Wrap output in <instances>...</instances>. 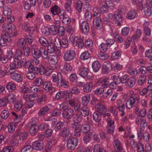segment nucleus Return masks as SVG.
Listing matches in <instances>:
<instances>
[{
    "mask_svg": "<svg viewBox=\"0 0 152 152\" xmlns=\"http://www.w3.org/2000/svg\"><path fill=\"white\" fill-rule=\"evenodd\" d=\"M140 100V97L135 94L132 95L127 99L126 104V106L127 109H131L133 106L134 104H137Z\"/></svg>",
    "mask_w": 152,
    "mask_h": 152,
    "instance_id": "f257e3e1",
    "label": "nucleus"
},
{
    "mask_svg": "<svg viewBox=\"0 0 152 152\" xmlns=\"http://www.w3.org/2000/svg\"><path fill=\"white\" fill-rule=\"evenodd\" d=\"M122 83L125 84L128 87L132 88L134 85L136 80L133 77H129L127 75H125L121 77Z\"/></svg>",
    "mask_w": 152,
    "mask_h": 152,
    "instance_id": "f03ea898",
    "label": "nucleus"
},
{
    "mask_svg": "<svg viewBox=\"0 0 152 152\" xmlns=\"http://www.w3.org/2000/svg\"><path fill=\"white\" fill-rule=\"evenodd\" d=\"M76 113H79L81 115L84 117L88 116L89 114L88 108L86 106H81L80 103H78L75 108Z\"/></svg>",
    "mask_w": 152,
    "mask_h": 152,
    "instance_id": "7ed1b4c3",
    "label": "nucleus"
},
{
    "mask_svg": "<svg viewBox=\"0 0 152 152\" xmlns=\"http://www.w3.org/2000/svg\"><path fill=\"white\" fill-rule=\"evenodd\" d=\"M78 143V139L76 137L68 138L66 145L67 148L68 149H74L77 145Z\"/></svg>",
    "mask_w": 152,
    "mask_h": 152,
    "instance_id": "20e7f679",
    "label": "nucleus"
},
{
    "mask_svg": "<svg viewBox=\"0 0 152 152\" xmlns=\"http://www.w3.org/2000/svg\"><path fill=\"white\" fill-rule=\"evenodd\" d=\"M69 39L74 47L78 45L79 48H81L84 46V44L83 42V40L78 37H75L71 35Z\"/></svg>",
    "mask_w": 152,
    "mask_h": 152,
    "instance_id": "39448f33",
    "label": "nucleus"
},
{
    "mask_svg": "<svg viewBox=\"0 0 152 152\" xmlns=\"http://www.w3.org/2000/svg\"><path fill=\"white\" fill-rule=\"evenodd\" d=\"M26 61L25 59H23L20 61L18 58H15L13 61L10 64V69L14 70L16 68H20L22 66H23Z\"/></svg>",
    "mask_w": 152,
    "mask_h": 152,
    "instance_id": "423d86ee",
    "label": "nucleus"
},
{
    "mask_svg": "<svg viewBox=\"0 0 152 152\" xmlns=\"http://www.w3.org/2000/svg\"><path fill=\"white\" fill-rule=\"evenodd\" d=\"M4 30L7 31L13 36H15L16 34V30L15 26L11 23H4L2 26Z\"/></svg>",
    "mask_w": 152,
    "mask_h": 152,
    "instance_id": "0eeeda50",
    "label": "nucleus"
},
{
    "mask_svg": "<svg viewBox=\"0 0 152 152\" xmlns=\"http://www.w3.org/2000/svg\"><path fill=\"white\" fill-rule=\"evenodd\" d=\"M75 52L73 50L67 51L64 54V58L66 61H70L73 59L75 56Z\"/></svg>",
    "mask_w": 152,
    "mask_h": 152,
    "instance_id": "6e6552de",
    "label": "nucleus"
},
{
    "mask_svg": "<svg viewBox=\"0 0 152 152\" xmlns=\"http://www.w3.org/2000/svg\"><path fill=\"white\" fill-rule=\"evenodd\" d=\"M62 115L64 118L67 120H69L74 115V111L71 108H68L63 111Z\"/></svg>",
    "mask_w": 152,
    "mask_h": 152,
    "instance_id": "1a4fd4ad",
    "label": "nucleus"
},
{
    "mask_svg": "<svg viewBox=\"0 0 152 152\" xmlns=\"http://www.w3.org/2000/svg\"><path fill=\"white\" fill-rule=\"evenodd\" d=\"M113 146L116 152H121L123 150L122 145L118 139H114Z\"/></svg>",
    "mask_w": 152,
    "mask_h": 152,
    "instance_id": "9d476101",
    "label": "nucleus"
},
{
    "mask_svg": "<svg viewBox=\"0 0 152 152\" xmlns=\"http://www.w3.org/2000/svg\"><path fill=\"white\" fill-rule=\"evenodd\" d=\"M70 134V129L68 127H65L63 128L59 133V136L64 138H68Z\"/></svg>",
    "mask_w": 152,
    "mask_h": 152,
    "instance_id": "9b49d317",
    "label": "nucleus"
},
{
    "mask_svg": "<svg viewBox=\"0 0 152 152\" xmlns=\"http://www.w3.org/2000/svg\"><path fill=\"white\" fill-rule=\"evenodd\" d=\"M116 108L120 112H121V115L123 116L125 114L124 110L125 109V104L121 99H119L117 101Z\"/></svg>",
    "mask_w": 152,
    "mask_h": 152,
    "instance_id": "f8f14e48",
    "label": "nucleus"
},
{
    "mask_svg": "<svg viewBox=\"0 0 152 152\" xmlns=\"http://www.w3.org/2000/svg\"><path fill=\"white\" fill-rule=\"evenodd\" d=\"M57 86L59 88L63 87L65 88H68L69 87L68 82L63 78V75L57 83Z\"/></svg>",
    "mask_w": 152,
    "mask_h": 152,
    "instance_id": "ddd939ff",
    "label": "nucleus"
},
{
    "mask_svg": "<svg viewBox=\"0 0 152 152\" xmlns=\"http://www.w3.org/2000/svg\"><path fill=\"white\" fill-rule=\"evenodd\" d=\"M38 128V126L34 121L32 122L31 126L30 127L29 132L32 136H34L37 132Z\"/></svg>",
    "mask_w": 152,
    "mask_h": 152,
    "instance_id": "4468645a",
    "label": "nucleus"
},
{
    "mask_svg": "<svg viewBox=\"0 0 152 152\" xmlns=\"http://www.w3.org/2000/svg\"><path fill=\"white\" fill-rule=\"evenodd\" d=\"M93 24L96 29H100L102 26V22L99 17H96L93 20Z\"/></svg>",
    "mask_w": 152,
    "mask_h": 152,
    "instance_id": "2eb2a0df",
    "label": "nucleus"
},
{
    "mask_svg": "<svg viewBox=\"0 0 152 152\" xmlns=\"http://www.w3.org/2000/svg\"><path fill=\"white\" fill-rule=\"evenodd\" d=\"M95 110L96 111L101 115L103 114L107 110L105 106L100 103H98L96 105Z\"/></svg>",
    "mask_w": 152,
    "mask_h": 152,
    "instance_id": "dca6fc26",
    "label": "nucleus"
},
{
    "mask_svg": "<svg viewBox=\"0 0 152 152\" xmlns=\"http://www.w3.org/2000/svg\"><path fill=\"white\" fill-rule=\"evenodd\" d=\"M32 145L33 148L37 151H41L44 147V145L42 141H36L33 142Z\"/></svg>",
    "mask_w": 152,
    "mask_h": 152,
    "instance_id": "f3484780",
    "label": "nucleus"
},
{
    "mask_svg": "<svg viewBox=\"0 0 152 152\" xmlns=\"http://www.w3.org/2000/svg\"><path fill=\"white\" fill-rule=\"evenodd\" d=\"M80 28L83 33L85 34L88 32L89 27L87 22L86 21L82 22L81 24Z\"/></svg>",
    "mask_w": 152,
    "mask_h": 152,
    "instance_id": "a211bd4d",
    "label": "nucleus"
},
{
    "mask_svg": "<svg viewBox=\"0 0 152 152\" xmlns=\"http://www.w3.org/2000/svg\"><path fill=\"white\" fill-rule=\"evenodd\" d=\"M43 88L47 92L53 90L54 88L52 86V83L49 81H46L43 84Z\"/></svg>",
    "mask_w": 152,
    "mask_h": 152,
    "instance_id": "6ab92c4d",
    "label": "nucleus"
},
{
    "mask_svg": "<svg viewBox=\"0 0 152 152\" xmlns=\"http://www.w3.org/2000/svg\"><path fill=\"white\" fill-rule=\"evenodd\" d=\"M50 110V107L48 106H45L40 109L38 112V115L39 116H44L46 114L48 113Z\"/></svg>",
    "mask_w": 152,
    "mask_h": 152,
    "instance_id": "aec40b11",
    "label": "nucleus"
},
{
    "mask_svg": "<svg viewBox=\"0 0 152 152\" xmlns=\"http://www.w3.org/2000/svg\"><path fill=\"white\" fill-rule=\"evenodd\" d=\"M99 7L102 13H106L108 12V7L104 1H100L99 3Z\"/></svg>",
    "mask_w": 152,
    "mask_h": 152,
    "instance_id": "412c9836",
    "label": "nucleus"
},
{
    "mask_svg": "<svg viewBox=\"0 0 152 152\" xmlns=\"http://www.w3.org/2000/svg\"><path fill=\"white\" fill-rule=\"evenodd\" d=\"M51 12L53 15H57L60 17L62 13L60 9L57 5H55L51 8Z\"/></svg>",
    "mask_w": 152,
    "mask_h": 152,
    "instance_id": "4be33fe9",
    "label": "nucleus"
},
{
    "mask_svg": "<svg viewBox=\"0 0 152 152\" xmlns=\"http://www.w3.org/2000/svg\"><path fill=\"white\" fill-rule=\"evenodd\" d=\"M39 41L41 45L44 47H47L48 44H51V41H48L45 38L43 37H40L39 38Z\"/></svg>",
    "mask_w": 152,
    "mask_h": 152,
    "instance_id": "5701e85b",
    "label": "nucleus"
},
{
    "mask_svg": "<svg viewBox=\"0 0 152 152\" xmlns=\"http://www.w3.org/2000/svg\"><path fill=\"white\" fill-rule=\"evenodd\" d=\"M137 14L135 10H130L127 12L126 17L130 20L134 19L137 16Z\"/></svg>",
    "mask_w": 152,
    "mask_h": 152,
    "instance_id": "b1692460",
    "label": "nucleus"
},
{
    "mask_svg": "<svg viewBox=\"0 0 152 152\" xmlns=\"http://www.w3.org/2000/svg\"><path fill=\"white\" fill-rule=\"evenodd\" d=\"M47 96L45 94L42 95L36 99L37 103L38 105H43L47 100Z\"/></svg>",
    "mask_w": 152,
    "mask_h": 152,
    "instance_id": "393cba45",
    "label": "nucleus"
},
{
    "mask_svg": "<svg viewBox=\"0 0 152 152\" xmlns=\"http://www.w3.org/2000/svg\"><path fill=\"white\" fill-rule=\"evenodd\" d=\"M93 86V84L92 82L87 83L86 84H85L83 90L85 93H88L91 91Z\"/></svg>",
    "mask_w": 152,
    "mask_h": 152,
    "instance_id": "a878e982",
    "label": "nucleus"
},
{
    "mask_svg": "<svg viewBox=\"0 0 152 152\" xmlns=\"http://www.w3.org/2000/svg\"><path fill=\"white\" fill-rule=\"evenodd\" d=\"M11 76L13 80L18 82H20L23 80V78L21 75L16 73H11Z\"/></svg>",
    "mask_w": 152,
    "mask_h": 152,
    "instance_id": "bb28decb",
    "label": "nucleus"
},
{
    "mask_svg": "<svg viewBox=\"0 0 152 152\" xmlns=\"http://www.w3.org/2000/svg\"><path fill=\"white\" fill-rule=\"evenodd\" d=\"M59 18L62 19V23L66 25L71 23V19L69 17L65 16L64 12L62 13L61 15H60Z\"/></svg>",
    "mask_w": 152,
    "mask_h": 152,
    "instance_id": "cd10ccee",
    "label": "nucleus"
},
{
    "mask_svg": "<svg viewBox=\"0 0 152 152\" xmlns=\"http://www.w3.org/2000/svg\"><path fill=\"white\" fill-rule=\"evenodd\" d=\"M62 75V74L60 72L53 74L52 75V80L53 82L54 83H56L57 84Z\"/></svg>",
    "mask_w": 152,
    "mask_h": 152,
    "instance_id": "c85d7f7f",
    "label": "nucleus"
},
{
    "mask_svg": "<svg viewBox=\"0 0 152 152\" xmlns=\"http://www.w3.org/2000/svg\"><path fill=\"white\" fill-rule=\"evenodd\" d=\"M90 94H86L83 96L82 98V104L84 106H86L90 102Z\"/></svg>",
    "mask_w": 152,
    "mask_h": 152,
    "instance_id": "c756f323",
    "label": "nucleus"
},
{
    "mask_svg": "<svg viewBox=\"0 0 152 152\" xmlns=\"http://www.w3.org/2000/svg\"><path fill=\"white\" fill-rule=\"evenodd\" d=\"M88 72V68L87 67H84L80 69L79 75L81 77L85 78L87 76Z\"/></svg>",
    "mask_w": 152,
    "mask_h": 152,
    "instance_id": "7c9ffc66",
    "label": "nucleus"
},
{
    "mask_svg": "<svg viewBox=\"0 0 152 152\" xmlns=\"http://www.w3.org/2000/svg\"><path fill=\"white\" fill-rule=\"evenodd\" d=\"M68 1L64 4L65 10L68 12L70 13L72 11L71 5L72 0H67Z\"/></svg>",
    "mask_w": 152,
    "mask_h": 152,
    "instance_id": "2f4dec72",
    "label": "nucleus"
},
{
    "mask_svg": "<svg viewBox=\"0 0 152 152\" xmlns=\"http://www.w3.org/2000/svg\"><path fill=\"white\" fill-rule=\"evenodd\" d=\"M92 68L95 72L98 71L101 67V64L99 61H95L92 64Z\"/></svg>",
    "mask_w": 152,
    "mask_h": 152,
    "instance_id": "473e14b6",
    "label": "nucleus"
},
{
    "mask_svg": "<svg viewBox=\"0 0 152 152\" xmlns=\"http://www.w3.org/2000/svg\"><path fill=\"white\" fill-rule=\"evenodd\" d=\"M23 51L22 54L24 56L26 57H28L29 55L30 52V49L28 46H25L23 48Z\"/></svg>",
    "mask_w": 152,
    "mask_h": 152,
    "instance_id": "72a5a7b5",
    "label": "nucleus"
},
{
    "mask_svg": "<svg viewBox=\"0 0 152 152\" xmlns=\"http://www.w3.org/2000/svg\"><path fill=\"white\" fill-rule=\"evenodd\" d=\"M49 61L51 64H55L58 61L57 56L54 55H50L49 56Z\"/></svg>",
    "mask_w": 152,
    "mask_h": 152,
    "instance_id": "f704fd0d",
    "label": "nucleus"
},
{
    "mask_svg": "<svg viewBox=\"0 0 152 152\" xmlns=\"http://www.w3.org/2000/svg\"><path fill=\"white\" fill-rule=\"evenodd\" d=\"M74 115L73 118V121L75 123H80L82 120V116L77 114H75Z\"/></svg>",
    "mask_w": 152,
    "mask_h": 152,
    "instance_id": "c9c22d12",
    "label": "nucleus"
},
{
    "mask_svg": "<svg viewBox=\"0 0 152 152\" xmlns=\"http://www.w3.org/2000/svg\"><path fill=\"white\" fill-rule=\"evenodd\" d=\"M8 101L7 97L5 96L0 99V107H3L6 106Z\"/></svg>",
    "mask_w": 152,
    "mask_h": 152,
    "instance_id": "e433bc0d",
    "label": "nucleus"
},
{
    "mask_svg": "<svg viewBox=\"0 0 152 152\" xmlns=\"http://www.w3.org/2000/svg\"><path fill=\"white\" fill-rule=\"evenodd\" d=\"M114 17L115 20L117 22H122L123 20V18L118 12H116L114 13Z\"/></svg>",
    "mask_w": 152,
    "mask_h": 152,
    "instance_id": "4c0bfd02",
    "label": "nucleus"
},
{
    "mask_svg": "<svg viewBox=\"0 0 152 152\" xmlns=\"http://www.w3.org/2000/svg\"><path fill=\"white\" fill-rule=\"evenodd\" d=\"M25 39L23 38H21L19 39L17 42V47L18 48H23L24 47L25 45Z\"/></svg>",
    "mask_w": 152,
    "mask_h": 152,
    "instance_id": "58836bf2",
    "label": "nucleus"
},
{
    "mask_svg": "<svg viewBox=\"0 0 152 152\" xmlns=\"http://www.w3.org/2000/svg\"><path fill=\"white\" fill-rule=\"evenodd\" d=\"M33 148V147L30 145H26L22 148L21 152H31Z\"/></svg>",
    "mask_w": 152,
    "mask_h": 152,
    "instance_id": "ea45409f",
    "label": "nucleus"
},
{
    "mask_svg": "<svg viewBox=\"0 0 152 152\" xmlns=\"http://www.w3.org/2000/svg\"><path fill=\"white\" fill-rule=\"evenodd\" d=\"M101 114H99L96 112H94L93 115V118L94 120L97 122H99L101 120Z\"/></svg>",
    "mask_w": 152,
    "mask_h": 152,
    "instance_id": "a19ab883",
    "label": "nucleus"
},
{
    "mask_svg": "<svg viewBox=\"0 0 152 152\" xmlns=\"http://www.w3.org/2000/svg\"><path fill=\"white\" fill-rule=\"evenodd\" d=\"M127 72L129 74L134 76H137L138 73L137 69L133 68H129L127 70Z\"/></svg>",
    "mask_w": 152,
    "mask_h": 152,
    "instance_id": "79ce46f5",
    "label": "nucleus"
},
{
    "mask_svg": "<svg viewBox=\"0 0 152 152\" xmlns=\"http://www.w3.org/2000/svg\"><path fill=\"white\" fill-rule=\"evenodd\" d=\"M6 88L9 92H12L15 90L16 87L14 83L12 82H9L7 85Z\"/></svg>",
    "mask_w": 152,
    "mask_h": 152,
    "instance_id": "37998d69",
    "label": "nucleus"
},
{
    "mask_svg": "<svg viewBox=\"0 0 152 152\" xmlns=\"http://www.w3.org/2000/svg\"><path fill=\"white\" fill-rule=\"evenodd\" d=\"M82 3L80 0H77L76 1L75 7L76 9L77 10L79 13L81 12L82 8Z\"/></svg>",
    "mask_w": 152,
    "mask_h": 152,
    "instance_id": "c03bdc74",
    "label": "nucleus"
},
{
    "mask_svg": "<svg viewBox=\"0 0 152 152\" xmlns=\"http://www.w3.org/2000/svg\"><path fill=\"white\" fill-rule=\"evenodd\" d=\"M35 97V96L34 94H30L28 95L26 93H25L24 94L23 96V98L26 101V102L28 101H29L31 99L32 101V99Z\"/></svg>",
    "mask_w": 152,
    "mask_h": 152,
    "instance_id": "a18cd8bd",
    "label": "nucleus"
},
{
    "mask_svg": "<svg viewBox=\"0 0 152 152\" xmlns=\"http://www.w3.org/2000/svg\"><path fill=\"white\" fill-rule=\"evenodd\" d=\"M91 57L88 51H86L82 53L80 56L81 59L83 60H87Z\"/></svg>",
    "mask_w": 152,
    "mask_h": 152,
    "instance_id": "49530a36",
    "label": "nucleus"
},
{
    "mask_svg": "<svg viewBox=\"0 0 152 152\" xmlns=\"http://www.w3.org/2000/svg\"><path fill=\"white\" fill-rule=\"evenodd\" d=\"M3 13L7 16L11 15V10L7 6H5L3 7Z\"/></svg>",
    "mask_w": 152,
    "mask_h": 152,
    "instance_id": "de8ad7c7",
    "label": "nucleus"
},
{
    "mask_svg": "<svg viewBox=\"0 0 152 152\" xmlns=\"http://www.w3.org/2000/svg\"><path fill=\"white\" fill-rule=\"evenodd\" d=\"M32 56L34 58H40L41 57L39 49L37 48H34Z\"/></svg>",
    "mask_w": 152,
    "mask_h": 152,
    "instance_id": "09e8293b",
    "label": "nucleus"
},
{
    "mask_svg": "<svg viewBox=\"0 0 152 152\" xmlns=\"http://www.w3.org/2000/svg\"><path fill=\"white\" fill-rule=\"evenodd\" d=\"M82 132L84 133L88 132L90 130V127L89 125L84 124L81 127Z\"/></svg>",
    "mask_w": 152,
    "mask_h": 152,
    "instance_id": "8fccbe9b",
    "label": "nucleus"
},
{
    "mask_svg": "<svg viewBox=\"0 0 152 152\" xmlns=\"http://www.w3.org/2000/svg\"><path fill=\"white\" fill-rule=\"evenodd\" d=\"M68 42L67 39L62 38L61 40V47L64 48H66L68 45Z\"/></svg>",
    "mask_w": 152,
    "mask_h": 152,
    "instance_id": "3c124183",
    "label": "nucleus"
},
{
    "mask_svg": "<svg viewBox=\"0 0 152 152\" xmlns=\"http://www.w3.org/2000/svg\"><path fill=\"white\" fill-rule=\"evenodd\" d=\"M9 116V112L7 110H4L1 113V117L2 119H6Z\"/></svg>",
    "mask_w": 152,
    "mask_h": 152,
    "instance_id": "603ef678",
    "label": "nucleus"
},
{
    "mask_svg": "<svg viewBox=\"0 0 152 152\" xmlns=\"http://www.w3.org/2000/svg\"><path fill=\"white\" fill-rule=\"evenodd\" d=\"M23 102L22 101H17L15 104L14 108L16 111H18L20 110L22 107Z\"/></svg>",
    "mask_w": 152,
    "mask_h": 152,
    "instance_id": "864d4df0",
    "label": "nucleus"
},
{
    "mask_svg": "<svg viewBox=\"0 0 152 152\" xmlns=\"http://www.w3.org/2000/svg\"><path fill=\"white\" fill-rule=\"evenodd\" d=\"M35 97H34L32 99V100L31 101V99L29 101H28L26 102L25 104L26 107L30 108L33 107L34 104V101L35 100Z\"/></svg>",
    "mask_w": 152,
    "mask_h": 152,
    "instance_id": "5fc2aeb1",
    "label": "nucleus"
},
{
    "mask_svg": "<svg viewBox=\"0 0 152 152\" xmlns=\"http://www.w3.org/2000/svg\"><path fill=\"white\" fill-rule=\"evenodd\" d=\"M48 51V53H54L56 48L54 47L53 44L52 43L51 41V44H48V46H47Z\"/></svg>",
    "mask_w": 152,
    "mask_h": 152,
    "instance_id": "6e6d98bb",
    "label": "nucleus"
},
{
    "mask_svg": "<svg viewBox=\"0 0 152 152\" xmlns=\"http://www.w3.org/2000/svg\"><path fill=\"white\" fill-rule=\"evenodd\" d=\"M34 84L37 86H40L44 83L43 81L41 78H36L34 82Z\"/></svg>",
    "mask_w": 152,
    "mask_h": 152,
    "instance_id": "4d7b16f0",
    "label": "nucleus"
},
{
    "mask_svg": "<svg viewBox=\"0 0 152 152\" xmlns=\"http://www.w3.org/2000/svg\"><path fill=\"white\" fill-rule=\"evenodd\" d=\"M144 12L145 15L148 17L150 16L152 13L151 8L147 7L144 8Z\"/></svg>",
    "mask_w": 152,
    "mask_h": 152,
    "instance_id": "13d9d810",
    "label": "nucleus"
},
{
    "mask_svg": "<svg viewBox=\"0 0 152 152\" xmlns=\"http://www.w3.org/2000/svg\"><path fill=\"white\" fill-rule=\"evenodd\" d=\"M94 152H105V150L102 148H101L100 146L96 144L95 145L94 149Z\"/></svg>",
    "mask_w": 152,
    "mask_h": 152,
    "instance_id": "bf43d9fd",
    "label": "nucleus"
},
{
    "mask_svg": "<svg viewBox=\"0 0 152 152\" xmlns=\"http://www.w3.org/2000/svg\"><path fill=\"white\" fill-rule=\"evenodd\" d=\"M98 56L99 58L101 60H104L108 58L109 57L106 54L100 52L98 54Z\"/></svg>",
    "mask_w": 152,
    "mask_h": 152,
    "instance_id": "052dcab7",
    "label": "nucleus"
},
{
    "mask_svg": "<svg viewBox=\"0 0 152 152\" xmlns=\"http://www.w3.org/2000/svg\"><path fill=\"white\" fill-rule=\"evenodd\" d=\"M54 69L51 66H49L46 68L45 74L47 76H49L53 72Z\"/></svg>",
    "mask_w": 152,
    "mask_h": 152,
    "instance_id": "680f3d73",
    "label": "nucleus"
},
{
    "mask_svg": "<svg viewBox=\"0 0 152 152\" xmlns=\"http://www.w3.org/2000/svg\"><path fill=\"white\" fill-rule=\"evenodd\" d=\"M64 123L61 121H59L56 124L55 129L56 132L59 131L63 126Z\"/></svg>",
    "mask_w": 152,
    "mask_h": 152,
    "instance_id": "e2e57ef3",
    "label": "nucleus"
},
{
    "mask_svg": "<svg viewBox=\"0 0 152 152\" xmlns=\"http://www.w3.org/2000/svg\"><path fill=\"white\" fill-rule=\"evenodd\" d=\"M121 53L120 51H118L116 52H113L112 53L111 58L113 60L118 59L121 55Z\"/></svg>",
    "mask_w": 152,
    "mask_h": 152,
    "instance_id": "0e129e2a",
    "label": "nucleus"
},
{
    "mask_svg": "<svg viewBox=\"0 0 152 152\" xmlns=\"http://www.w3.org/2000/svg\"><path fill=\"white\" fill-rule=\"evenodd\" d=\"M58 28L54 25H52L49 28L51 33L53 35H55L58 33Z\"/></svg>",
    "mask_w": 152,
    "mask_h": 152,
    "instance_id": "69168bd1",
    "label": "nucleus"
},
{
    "mask_svg": "<svg viewBox=\"0 0 152 152\" xmlns=\"http://www.w3.org/2000/svg\"><path fill=\"white\" fill-rule=\"evenodd\" d=\"M41 31L42 34L45 36H48L50 33L49 28L47 27H44L41 29Z\"/></svg>",
    "mask_w": 152,
    "mask_h": 152,
    "instance_id": "338daca9",
    "label": "nucleus"
},
{
    "mask_svg": "<svg viewBox=\"0 0 152 152\" xmlns=\"http://www.w3.org/2000/svg\"><path fill=\"white\" fill-rule=\"evenodd\" d=\"M8 131L9 133H13L15 129V125L13 123H10L8 126Z\"/></svg>",
    "mask_w": 152,
    "mask_h": 152,
    "instance_id": "774afa93",
    "label": "nucleus"
}]
</instances>
